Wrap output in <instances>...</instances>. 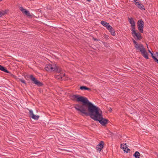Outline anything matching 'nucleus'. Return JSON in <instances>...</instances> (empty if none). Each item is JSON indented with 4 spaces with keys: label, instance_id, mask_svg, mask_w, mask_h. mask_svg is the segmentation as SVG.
<instances>
[{
    "label": "nucleus",
    "instance_id": "f257e3e1",
    "mask_svg": "<svg viewBox=\"0 0 158 158\" xmlns=\"http://www.w3.org/2000/svg\"><path fill=\"white\" fill-rule=\"evenodd\" d=\"M79 112L86 116H89L94 120L97 119L98 117L101 116L102 111L100 109L94 105L88 100L87 101Z\"/></svg>",
    "mask_w": 158,
    "mask_h": 158
},
{
    "label": "nucleus",
    "instance_id": "f03ea898",
    "mask_svg": "<svg viewBox=\"0 0 158 158\" xmlns=\"http://www.w3.org/2000/svg\"><path fill=\"white\" fill-rule=\"evenodd\" d=\"M71 98L74 101L82 102L75 105L74 107L78 111L80 110L88 100L86 98L79 95H73L71 97Z\"/></svg>",
    "mask_w": 158,
    "mask_h": 158
},
{
    "label": "nucleus",
    "instance_id": "7ed1b4c3",
    "mask_svg": "<svg viewBox=\"0 0 158 158\" xmlns=\"http://www.w3.org/2000/svg\"><path fill=\"white\" fill-rule=\"evenodd\" d=\"M45 69L48 72L55 71L58 73H59L61 70V69L56 64H47L45 67Z\"/></svg>",
    "mask_w": 158,
    "mask_h": 158
},
{
    "label": "nucleus",
    "instance_id": "20e7f679",
    "mask_svg": "<svg viewBox=\"0 0 158 158\" xmlns=\"http://www.w3.org/2000/svg\"><path fill=\"white\" fill-rule=\"evenodd\" d=\"M100 115L101 116L99 117H98L97 118V119H96L95 121H98L102 125L105 126L109 120L108 119L103 118L102 113L100 114Z\"/></svg>",
    "mask_w": 158,
    "mask_h": 158
},
{
    "label": "nucleus",
    "instance_id": "39448f33",
    "mask_svg": "<svg viewBox=\"0 0 158 158\" xmlns=\"http://www.w3.org/2000/svg\"><path fill=\"white\" fill-rule=\"evenodd\" d=\"M144 23L142 19L139 20L137 22L138 29L141 33L143 32V28Z\"/></svg>",
    "mask_w": 158,
    "mask_h": 158
},
{
    "label": "nucleus",
    "instance_id": "423d86ee",
    "mask_svg": "<svg viewBox=\"0 0 158 158\" xmlns=\"http://www.w3.org/2000/svg\"><path fill=\"white\" fill-rule=\"evenodd\" d=\"M30 78L31 79V81H33L34 83L36 85H37L38 86H42L43 85V84L38 81V80L36 79L32 75H31L30 76Z\"/></svg>",
    "mask_w": 158,
    "mask_h": 158
},
{
    "label": "nucleus",
    "instance_id": "0eeeda50",
    "mask_svg": "<svg viewBox=\"0 0 158 158\" xmlns=\"http://www.w3.org/2000/svg\"><path fill=\"white\" fill-rule=\"evenodd\" d=\"M131 31L132 32V34L133 36L134 37V36H135L138 40H140L142 39V36L140 34L139 32H136L135 31V29L133 30H132Z\"/></svg>",
    "mask_w": 158,
    "mask_h": 158
},
{
    "label": "nucleus",
    "instance_id": "6e6552de",
    "mask_svg": "<svg viewBox=\"0 0 158 158\" xmlns=\"http://www.w3.org/2000/svg\"><path fill=\"white\" fill-rule=\"evenodd\" d=\"M128 19L129 22L130 24H131V31L133 30H135V23L134 22L133 19L132 18H130L129 17L128 18Z\"/></svg>",
    "mask_w": 158,
    "mask_h": 158
},
{
    "label": "nucleus",
    "instance_id": "1a4fd4ad",
    "mask_svg": "<svg viewBox=\"0 0 158 158\" xmlns=\"http://www.w3.org/2000/svg\"><path fill=\"white\" fill-rule=\"evenodd\" d=\"M104 144V143L103 141H101L99 143V144H98L96 148L97 149V151H98L99 152H101L103 147V145Z\"/></svg>",
    "mask_w": 158,
    "mask_h": 158
},
{
    "label": "nucleus",
    "instance_id": "9d476101",
    "mask_svg": "<svg viewBox=\"0 0 158 158\" xmlns=\"http://www.w3.org/2000/svg\"><path fill=\"white\" fill-rule=\"evenodd\" d=\"M29 114L31 117L35 120H37L39 118V116L34 115L31 110H29Z\"/></svg>",
    "mask_w": 158,
    "mask_h": 158
},
{
    "label": "nucleus",
    "instance_id": "9b49d317",
    "mask_svg": "<svg viewBox=\"0 0 158 158\" xmlns=\"http://www.w3.org/2000/svg\"><path fill=\"white\" fill-rule=\"evenodd\" d=\"M20 10L23 13H25L27 16L29 17L31 16L28 10L24 9L23 7H20Z\"/></svg>",
    "mask_w": 158,
    "mask_h": 158
},
{
    "label": "nucleus",
    "instance_id": "f8f14e48",
    "mask_svg": "<svg viewBox=\"0 0 158 158\" xmlns=\"http://www.w3.org/2000/svg\"><path fill=\"white\" fill-rule=\"evenodd\" d=\"M134 4L138 8L141 10H145L144 6L141 3H139V2H135L134 3Z\"/></svg>",
    "mask_w": 158,
    "mask_h": 158
},
{
    "label": "nucleus",
    "instance_id": "ddd939ff",
    "mask_svg": "<svg viewBox=\"0 0 158 158\" xmlns=\"http://www.w3.org/2000/svg\"><path fill=\"white\" fill-rule=\"evenodd\" d=\"M135 48L137 50H139L140 52L145 49L143 45L141 44H139Z\"/></svg>",
    "mask_w": 158,
    "mask_h": 158
},
{
    "label": "nucleus",
    "instance_id": "4468645a",
    "mask_svg": "<svg viewBox=\"0 0 158 158\" xmlns=\"http://www.w3.org/2000/svg\"><path fill=\"white\" fill-rule=\"evenodd\" d=\"M142 55L146 59H148L149 58L148 56V54L145 49H144L143 50H142L141 52Z\"/></svg>",
    "mask_w": 158,
    "mask_h": 158
},
{
    "label": "nucleus",
    "instance_id": "2eb2a0df",
    "mask_svg": "<svg viewBox=\"0 0 158 158\" xmlns=\"http://www.w3.org/2000/svg\"><path fill=\"white\" fill-rule=\"evenodd\" d=\"M80 89L81 90H87L89 91H91L90 88L87 87L86 86H81L80 87Z\"/></svg>",
    "mask_w": 158,
    "mask_h": 158
},
{
    "label": "nucleus",
    "instance_id": "dca6fc26",
    "mask_svg": "<svg viewBox=\"0 0 158 158\" xmlns=\"http://www.w3.org/2000/svg\"><path fill=\"white\" fill-rule=\"evenodd\" d=\"M0 70L6 73H8V70L4 67L0 65Z\"/></svg>",
    "mask_w": 158,
    "mask_h": 158
},
{
    "label": "nucleus",
    "instance_id": "f3484780",
    "mask_svg": "<svg viewBox=\"0 0 158 158\" xmlns=\"http://www.w3.org/2000/svg\"><path fill=\"white\" fill-rule=\"evenodd\" d=\"M134 156L135 158H139V156H140V153L138 152H136L134 154Z\"/></svg>",
    "mask_w": 158,
    "mask_h": 158
},
{
    "label": "nucleus",
    "instance_id": "a211bd4d",
    "mask_svg": "<svg viewBox=\"0 0 158 158\" xmlns=\"http://www.w3.org/2000/svg\"><path fill=\"white\" fill-rule=\"evenodd\" d=\"M101 23L103 26L106 27L109 24L108 23H107L106 22L103 21H101Z\"/></svg>",
    "mask_w": 158,
    "mask_h": 158
},
{
    "label": "nucleus",
    "instance_id": "6ab92c4d",
    "mask_svg": "<svg viewBox=\"0 0 158 158\" xmlns=\"http://www.w3.org/2000/svg\"><path fill=\"white\" fill-rule=\"evenodd\" d=\"M111 30H110L109 31H110L111 35L114 36H115L116 34L113 28Z\"/></svg>",
    "mask_w": 158,
    "mask_h": 158
},
{
    "label": "nucleus",
    "instance_id": "aec40b11",
    "mask_svg": "<svg viewBox=\"0 0 158 158\" xmlns=\"http://www.w3.org/2000/svg\"><path fill=\"white\" fill-rule=\"evenodd\" d=\"M127 148V145L126 143H125L124 144V145L123 146L122 148L124 150V152H126L127 153L128 152V151H126V148Z\"/></svg>",
    "mask_w": 158,
    "mask_h": 158
},
{
    "label": "nucleus",
    "instance_id": "412c9836",
    "mask_svg": "<svg viewBox=\"0 0 158 158\" xmlns=\"http://www.w3.org/2000/svg\"><path fill=\"white\" fill-rule=\"evenodd\" d=\"M106 28L108 30H109V31L110 30H112L111 29H113V27L110 26V25L109 24L108 25V26L106 27Z\"/></svg>",
    "mask_w": 158,
    "mask_h": 158
},
{
    "label": "nucleus",
    "instance_id": "4be33fe9",
    "mask_svg": "<svg viewBox=\"0 0 158 158\" xmlns=\"http://www.w3.org/2000/svg\"><path fill=\"white\" fill-rule=\"evenodd\" d=\"M133 43H134V44H135L134 46L135 48H136V47L139 44H138V43L134 39L133 40Z\"/></svg>",
    "mask_w": 158,
    "mask_h": 158
},
{
    "label": "nucleus",
    "instance_id": "5701e85b",
    "mask_svg": "<svg viewBox=\"0 0 158 158\" xmlns=\"http://www.w3.org/2000/svg\"><path fill=\"white\" fill-rule=\"evenodd\" d=\"M20 81L22 83L24 84L25 85L26 84V81L24 79H20Z\"/></svg>",
    "mask_w": 158,
    "mask_h": 158
},
{
    "label": "nucleus",
    "instance_id": "b1692460",
    "mask_svg": "<svg viewBox=\"0 0 158 158\" xmlns=\"http://www.w3.org/2000/svg\"><path fill=\"white\" fill-rule=\"evenodd\" d=\"M4 15V13L3 12H2L0 11V17H2L3 15Z\"/></svg>",
    "mask_w": 158,
    "mask_h": 158
},
{
    "label": "nucleus",
    "instance_id": "393cba45",
    "mask_svg": "<svg viewBox=\"0 0 158 158\" xmlns=\"http://www.w3.org/2000/svg\"><path fill=\"white\" fill-rule=\"evenodd\" d=\"M155 59L154 60L155 61V62H156L158 64V59L156 58V57H154Z\"/></svg>",
    "mask_w": 158,
    "mask_h": 158
},
{
    "label": "nucleus",
    "instance_id": "a878e982",
    "mask_svg": "<svg viewBox=\"0 0 158 158\" xmlns=\"http://www.w3.org/2000/svg\"><path fill=\"white\" fill-rule=\"evenodd\" d=\"M155 59L154 60L155 61V62H156L158 64V59L156 58V57H154Z\"/></svg>",
    "mask_w": 158,
    "mask_h": 158
},
{
    "label": "nucleus",
    "instance_id": "bb28decb",
    "mask_svg": "<svg viewBox=\"0 0 158 158\" xmlns=\"http://www.w3.org/2000/svg\"><path fill=\"white\" fill-rule=\"evenodd\" d=\"M104 45L106 47H108V46H109L108 44H107V43H104Z\"/></svg>",
    "mask_w": 158,
    "mask_h": 158
},
{
    "label": "nucleus",
    "instance_id": "cd10ccee",
    "mask_svg": "<svg viewBox=\"0 0 158 158\" xmlns=\"http://www.w3.org/2000/svg\"><path fill=\"white\" fill-rule=\"evenodd\" d=\"M151 54V55L152 58H153V59H155L154 57H156L154 56L153 53H152Z\"/></svg>",
    "mask_w": 158,
    "mask_h": 158
},
{
    "label": "nucleus",
    "instance_id": "c85d7f7f",
    "mask_svg": "<svg viewBox=\"0 0 158 158\" xmlns=\"http://www.w3.org/2000/svg\"><path fill=\"white\" fill-rule=\"evenodd\" d=\"M93 39H94V41H98L99 40H98L97 39L95 38H93Z\"/></svg>",
    "mask_w": 158,
    "mask_h": 158
},
{
    "label": "nucleus",
    "instance_id": "c756f323",
    "mask_svg": "<svg viewBox=\"0 0 158 158\" xmlns=\"http://www.w3.org/2000/svg\"><path fill=\"white\" fill-rule=\"evenodd\" d=\"M134 1V3L135 2H139V1L138 0H133Z\"/></svg>",
    "mask_w": 158,
    "mask_h": 158
},
{
    "label": "nucleus",
    "instance_id": "7c9ffc66",
    "mask_svg": "<svg viewBox=\"0 0 158 158\" xmlns=\"http://www.w3.org/2000/svg\"><path fill=\"white\" fill-rule=\"evenodd\" d=\"M148 51L150 53V54L152 53L151 51L150 50H148Z\"/></svg>",
    "mask_w": 158,
    "mask_h": 158
},
{
    "label": "nucleus",
    "instance_id": "2f4dec72",
    "mask_svg": "<svg viewBox=\"0 0 158 158\" xmlns=\"http://www.w3.org/2000/svg\"><path fill=\"white\" fill-rule=\"evenodd\" d=\"M156 55L157 56H158V52H156Z\"/></svg>",
    "mask_w": 158,
    "mask_h": 158
},
{
    "label": "nucleus",
    "instance_id": "473e14b6",
    "mask_svg": "<svg viewBox=\"0 0 158 158\" xmlns=\"http://www.w3.org/2000/svg\"><path fill=\"white\" fill-rule=\"evenodd\" d=\"M86 1H87L89 2H90L91 1V0H86Z\"/></svg>",
    "mask_w": 158,
    "mask_h": 158
},
{
    "label": "nucleus",
    "instance_id": "72a5a7b5",
    "mask_svg": "<svg viewBox=\"0 0 158 158\" xmlns=\"http://www.w3.org/2000/svg\"><path fill=\"white\" fill-rule=\"evenodd\" d=\"M130 149H129V148H127V151H130Z\"/></svg>",
    "mask_w": 158,
    "mask_h": 158
},
{
    "label": "nucleus",
    "instance_id": "f704fd0d",
    "mask_svg": "<svg viewBox=\"0 0 158 158\" xmlns=\"http://www.w3.org/2000/svg\"><path fill=\"white\" fill-rule=\"evenodd\" d=\"M122 144H121V147L122 148Z\"/></svg>",
    "mask_w": 158,
    "mask_h": 158
},
{
    "label": "nucleus",
    "instance_id": "c9c22d12",
    "mask_svg": "<svg viewBox=\"0 0 158 158\" xmlns=\"http://www.w3.org/2000/svg\"><path fill=\"white\" fill-rule=\"evenodd\" d=\"M110 110H112V109H111V108H110Z\"/></svg>",
    "mask_w": 158,
    "mask_h": 158
},
{
    "label": "nucleus",
    "instance_id": "e433bc0d",
    "mask_svg": "<svg viewBox=\"0 0 158 158\" xmlns=\"http://www.w3.org/2000/svg\"><path fill=\"white\" fill-rule=\"evenodd\" d=\"M110 110H112V109H111V108H110Z\"/></svg>",
    "mask_w": 158,
    "mask_h": 158
},
{
    "label": "nucleus",
    "instance_id": "4c0bfd02",
    "mask_svg": "<svg viewBox=\"0 0 158 158\" xmlns=\"http://www.w3.org/2000/svg\"><path fill=\"white\" fill-rule=\"evenodd\" d=\"M64 75H65V74H64L63 76H64Z\"/></svg>",
    "mask_w": 158,
    "mask_h": 158
},
{
    "label": "nucleus",
    "instance_id": "58836bf2",
    "mask_svg": "<svg viewBox=\"0 0 158 158\" xmlns=\"http://www.w3.org/2000/svg\"><path fill=\"white\" fill-rule=\"evenodd\" d=\"M2 0H0V1H2Z\"/></svg>",
    "mask_w": 158,
    "mask_h": 158
},
{
    "label": "nucleus",
    "instance_id": "ea45409f",
    "mask_svg": "<svg viewBox=\"0 0 158 158\" xmlns=\"http://www.w3.org/2000/svg\"><path fill=\"white\" fill-rule=\"evenodd\" d=\"M157 157L158 158V155H157Z\"/></svg>",
    "mask_w": 158,
    "mask_h": 158
},
{
    "label": "nucleus",
    "instance_id": "a19ab883",
    "mask_svg": "<svg viewBox=\"0 0 158 158\" xmlns=\"http://www.w3.org/2000/svg\"><path fill=\"white\" fill-rule=\"evenodd\" d=\"M30 1H31L32 0H30Z\"/></svg>",
    "mask_w": 158,
    "mask_h": 158
}]
</instances>
